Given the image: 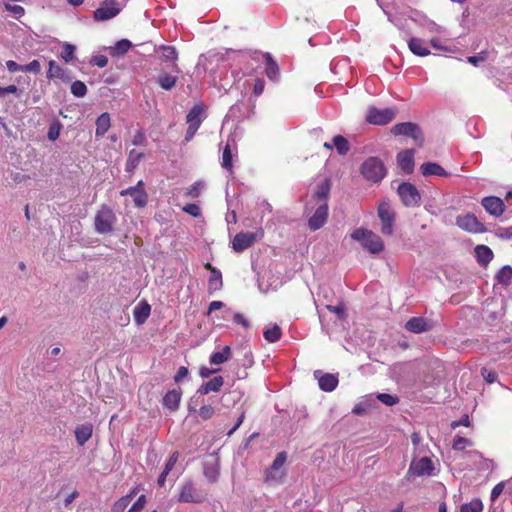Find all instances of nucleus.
Masks as SVG:
<instances>
[{
  "instance_id": "f257e3e1",
  "label": "nucleus",
  "mask_w": 512,
  "mask_h": 512,
  "mask_svg": "<svg viewBox=\"0 0 512 512\" xmlns=\"http://www.w3.org/2000/svg\"><path fill=\"white\" fill-rule=\"evenodd\" d=\"M351 238L360 242L362 247L372 254H378L384 250L382 239L371 230L357 228L351 233Z\"/></svg>"
},
{
  "instance_id": "f03ea898",
  "label": "nucleus",
  "mask_w": 512,
  "mask_h": 512,
  "mask_svg": "<svg viewBox=\"0 0 512 512\" xmlns=\"http://www.w3.org/2000/svg\"><path fill=\"white\" fill-rule=\"evenodd\" d=\"M360 172L366 180L377 183L385 177L386 168L378 157H369L361 165Z\"/></svg>"
},
{
  "instance_id": "7ed1b4c3",
  "label": "nucleus",
  "mask_w": 512,
  "mask_h": 512,
  "mask_svg": "<svg viewBox=\"0 0 512 512\" xmlns=\"http://www.w3.org/2000/svg\"><path fill=\"white\" fill-rule=\"evenodd\" d=\"M264 236L263 229H258L256 232H240L237 233L232 240V248L235 252H243L244 250L253 246V244L261 240Z\"/></svg>"
},
{
  "instance_id": "20e7f679",
  "label": "nucleus",
  "mask_w": 512,
  "mask_h": 512,
  "mask_svg": "<svg viewBox=\"0 0 512 512\" xmlns=\"http://www.w3.org/2000/svg\"><path fill=\"white\" fill-rule=\"evenodd\" d=\"M121 11L122 7L117 0H104L94 11L93 19L97 22L107 21L117 16Z\"/></svg>"
},
{
  "instance_id": "39448f33",
  "label": "nucleus",
  "mask_w": 512,
  "mask_h": 512,
  "mask_svg": "<svg viewBox=\"0 0 512 512\" xmlns=\"http://www.w3.org/2000/svg\"><path fill=\"white\" fill-rule=\"evenodd\" d=\"M378 217L381 221V233L386 236L393 234L395 212L388 202H382L378 206Z\"/></svg>"
},
{
  "instance_id": "423d86ee",
  "label": "nucleus",
  "mask_w": 512,
  "mask_h": 512,
  "mask_svg": "<svg viewBox=\"0 0 512 512\" xmlns=\"http://www.w3.org/2000/svg\"><path fill=\"white\" fill-rule=\"evenodd\" d=\"M396 116L394 109L385 108L378 109L376 107H369L366 114V121L374 125H386L390 123Z\"/></svg>"
},
{
  "instance_id": "0eeeda50",
  "label": "nucleus",
  "mask_w": 512,
  "mask_h": 512,
  "mask_svg": "<svg viewBox=\"0 0 512 512\" xmlns=\"http://www.w3.org/2000/svg\"><path fill=\"white\" fill-rule=\"evenodd\" d=\"M115 222V215L113 211L103 206L95 216V229L101 234H106L112 231Z\"/></svg>"
},
{
  "instance_id": "6e6552de",
  "label": "nucleus",
  "mask_w": 512,
  "mask_h": 512,
  "mask_svg": "<svg viewBox=\"0 0 512 512\" xmlns=\"http://www.w3.org/2000/svg\"><path fill=\"white\" fill-rule=\"evenodd\" d=\"M391 132L396 135H405L412 137L419 146L423 145L424 137L419 126L412 122H403L394 125Z\"/></svg>"
},
{
  "instance_id": "1a4fd4ad",
  "label": "nucleus",
  "mask_w": 512,
  "mask_h": 512,
  "mask_svg": "<svg viewBox=\"0 0 512 512\" xmlns=\"http://www.w3.org/2000/svg\"><path fill=\"white\" fill-rule=\"evenodd\" d=\"M397 192L405 206H417L420 203L421 196L417 188L411 183H401Z\"/></svg>"
},
{
  "instance_id": "9d476101",
  "label": "nucleus",
  "mask_w": 512,
  "mask_h": 512,
  "mask_svg": "<svg viewBox=\"0 0 512 512\" xmlns=\"http://www.w3.org/2000/svg\"><path fill=\"white\" fill-rule=\"evenodd\" d=\"M203 109L200 105H194L190 111L188 112L186 116V120L188 123L186 135H185V141L189 142L193 139L194 135L196 134L197 130L199 129L202 120H201V113Z\"/></svg>"
},
{
  "instance_id": "9b49d317",
  "label": "nucleus",
  "mask_w": 512,
  "mask_h": 512,
  "mask_svg": "<svg viewBox=\"0 0 512 512\" xmlns=\"http://www.w3.org/2000/svg\"><path fill=\"white\" fill-rule=\"evenodd\" d=\"M456 224L463 230L470 233H483L486 231L485 226L477 219L474 214L468 213L458 216Z\"/></svg>"
},
{
  "instance_id": "f8f14e48",
  "label": "nucleus",
  "mask_w": 512,
  "mask_h": 512,
  "mask_svg": "<svg viewBox=\"0 0 512 512\" xmlns=\"http://www.w3.org/2000/svg\"><path fill=\"white\" fill-rule=\"evenodd\" d=\"M328 203H320L313 215L308 219V227L311 231L322 228L328 219Z\"/></svg>"
},
{
  "instance_id": "ddd939ff",
  "label": "nucleus",
  "mask_w": 512,
  "mask_h": 512,
  "mask_svg": "<svg viewBox=\"0 0 512 512\" xmlns=\"http://www.w3.org/2000/svg\"><path fill=\"white\" fill-rule=\"evenodd\" d=\"M434 470V464L429 457H422L410 464L409 471L416 476L431 475Z\"/></svg>"
},
{
  "instance_id": "4468645a",
  "label": "nucleus",
  "mask_w": 512,
  "mask_h": 512,
  "mask_svg": "<svg viewBox=\"0 0 512 512\" xmlns=\"http://www.w3.org/2000/svg\"><path fill=\"white\" fill-rule=\"evenodd\" d=\"M433 328V323L423 317H412L405 323V329L414 334L427 332Z\"/></svg>"
},
{
  "instance_id": "2eb2a0df",
  "label": "nucleus",
  "mask_w": 512,
  "mask_h": 512,
  "mask_svg": "<svg viewBox=\"0 0 512 512\" xmlns=\"http://www.w3.org/2000/svg\"><path fill=\"white\" fill-rule=\"evenodd\" d=\"M481 204L489 214L495 217L501 216L505 210L503 200L496 196L484 197Z\"/></svg>"
},
{
  "instance_id": "dca6fc26",
  "label": "nucleus",
  "mask_w": 512,
  "mask_h": 512,
  "mask_svg": "<svg viewBox=\"0 0 512 512\" xmlns=\"http://www.w3.org/2000/svg\"><path fill=\"white\" fill-rule=\"evenodd\" d=\"M130 198H132L135 207L143 208L146 206L148 195L142 180L138 181L135 187H130Z\"/></svg>"
},
{
  "instance_id": "f3484780",
  "label": "nucleus",
  "mask_w": 512,
  "mask_h": 512,
  "mask_svg": "<svg viewBox=\"0 0 512 512\" xmlns=\"http://www.w3.org/2000/svg\"><path fill=\"white\" fill-rule=\"evenodd\" d=\"M397 164L401 170L407 174H410L414 170V150L407 149L400 151L397 154Z\"/></svg>"
},
{
  "instance_id": "a211bd4d",
  "label": "nucleus",
  "mask_w": 512,
  "mask_h": 512,
  "mask_svg": "<svg viewBox=\"0 0 512 512\" xmlns=\"http://www.w3.org/2000/svg\"><path fill=\"white\" fill-rule=\"evenodd\" d=\"M48 80L60 79L63 82L71 81L66 69L62 68L55 60H50L48 63V71L46 73Z\"/></svg>"
},
{
  "instance_id": "6ab92c4d",
  "label": "nucleus",
  "mask_w": 512,
  "mask_h": 512,
  "mask_svg": "<svg viewBox=\"0 0 512 512\" xmlns=\"http://www.w3.org/2000/svg\"><path fill=\"white\" fill-rule=\"evenodd\" d=\"M178 500L184 503H197L201 501V496L191 482L183 485Z\"/></svg>"
},
{
  "instance_id": "aec40b11",
  "label": "nucleus",
  "mask_w": 512,
  "mask_h": 512,
  "mask_svg": "<svg viewBox=\"0 0 512 512\" xmlns=\"http://www.w3.org/2000/svg\"><path fill=\"white\" fill-rule=\"evenodd\" d=\"M320 373L319 371H316L314 373L315 377L318 378V384L321 390L325 392H332L336 389L339 380L337 375L326 373L321 375L320 377L317 376V374Z\"/></svg>"
},
{
  "instance_id": "412c9836",
  "label": "nucleus",
  "mask_w": 512,
  "mask_h": 512,
  "mask_svg": "<svg viewBox=\"0 0 512 512\" xmlns=\"http://www.w3.org/2000/svg\"><path fill=\"white\" fill-rule=\"evenodd\" d=\"M331 189V182L325 179L322 183L317 185V188L312 196L313 200L317 203H328V198Z\"/></svg>"
},
{
  "instance_id": "4be33fe9",
  "label": "nucleus",
  "mask_w": 512,
  "mask_h": 512,
  "mask_svg": "<svg viewBox=\"0 0 512 512\" xmlns=\"http://www.w3.org/2000/svg\"><path fill=\"white\" fill-rule=\"evenodd\" d=\"M151 313V306L148 304L147 301H141L138 303L134 310H133V316L134 320L138 325H141L146 322L148 317Z\"/></svg>"
},
{
  "instance_id": "5701e85b",
  "label": "nucleus",
  "mask_w": 512,
  "mask_h": 512,
  "mask_svg": "<svg viewBox=\"0 0 512 512\" xmlns=\"http://www.w3.org/2000/svg\"><path fill=\"white\" fill-rule=\"evenodd\" d=\"M235 154L229 143L225 145L222 152L221 167L225 169L229 174H233V157L237 155V147L234 148Z\"/></svg>"
},
{
  "instance_id": "b1692460",
  "label": "nucleus",
  "mask_w": 512,
  "mask_h": 512,
  "mask_svg": "<svg viewBox=\"0 0 512 512\" xmlns=\"http://www.w3.org/2000/svg\"><path fill=\"white\" fill-rule=\"evenodd\" d=\"M425 41L421 38L412 37L408 41L409 50L417 56L424 57L430 54V50L424 45Z\"/></svg>"
},
{
  "instance_id": "393cba45",
  "label": "nucleus",
  "mask_w": 512,
  "mask_h": 512,
  "mask_svg": "<svg viewBox=\"0 0 512 512\" xmlns=\"http://www.w3.org/2000/svg\"><path fill=\"white\" fill-rule=\"evenodd\" d=\"M93 426L90 423L78 425L75 429L76 441L83 446L92 436Z\"/></svg>"
},
{
  "instance_id": "a878e982",
  "label": "nucleus",
  "mask_w": 512,
  "mask_h": 512,
  "mask_svg": "<svg viewBox=\"0 0 512 512\" xmlns=\"http://www.w3.org/2000/svg\"><path fill=\"white\" fill-rule=\"evenodd\" d=\"M161 51H162V60L166 61V62H172L173 63V70L177 73L180 72V69L178 67V65L176 64V61L178 59V53H177V50L174 46H166V45H162L160 46L159 48Z\"/></svg>"
},
{
  "instance_id": "bb28decb",
  "label": "nucleus",
  "mask_w": 512,
  "mask_h": 512,
  "mask_svg": "<svg viewBox=\"0 0 512 512\" xmlns=\"http://www.w3.org/2000/svg\"><path fill=\"white\" fill-rule=\"evenodd\" d=\"M266 61L265 73L271 81H277L280 76V71L277 63L274 61L270 53L264 55Z\"/></svg>"
},
{
  "instance_id": "cd10ccee",
  "label": "nucleus",
  "mask_w": 512,
  "mask_h": 512,
  "mask_svg": "<svg viewBox=\"0 0 512 512\" xmlns=\"http://www.w3.org/2000/svg\"><path fill=\"white\" fill-rule=\"evenodd\" d=\"M181 395L180 390L168 391L163 397V405L171 411L176 410L179 406Z\"/></svg>"
},
{
  "instance_id": "c85d7f7f",
  "label": "nucleus",
  "mask_w": 512,
  "mask_h": 512,
  "mask_svg": "<svg viewBox=\"0 0 512 512\" xmlns=\"http://www.w3.org/2000/svg\"><path fill=\"white\" fill-rule=\"evenodd\" d=\"M420 171L424 176H447L445 169L437 163L427 162L423 163L420 167Z\"/></svg>"
},
{
  "instance_id": "c756f323",
  "label": "nucleus",
  "mask_w": 512,
  "mask_h": 512,
  "mask_svg": "<svg viewBox=\"0 0 512 512\" xmlns=\"http://www.w3.org/2000/svg\"><path fill=\"white\" fill-rule=\"evenodd\" d=\"M475 254L479 264L487 266L493 259L492 250L486 245H478L475 247Z\"/></svg>"
},
{
  "instance_id": "7c9ffc66",
  "label": "nucleus",
  "mask_w": 512,
  "mask_h": 512,
  "mask_svg": "<svg viewBox=\"0 0 512 512\" xmlns=\"http://www.w3.org/2000/svg\"><path fill=\"white\" fill-rule=\"evenodd\" d=\"M223 287L222 273L218 269H213L208 279V292L213 294Z\"/></svg>"
},
{
  "instance_id": "2f4dec72",
  "label": "nucleus",
  "mask_w": 512,
  "mask_h": 512,
  "mask_svg": "<svg viewBox=\"0 0 512 512\" xmlns=\"http://www.w3.org/2000/svg\"><path fill=\"white\" fill-rule=\"evenodd\" d=\"M232 356V350L230 346H224L221 351L214 352L211 354L209 361L212 365H220L228 361Z\"/></svg>"
},
{
  "instance_id": "473e14b6",
  "label": "nucleus",
  "mask_w": 512,
  "mask_h": 512,
  "mask_svg": "<svg viewBox=\"0 0 512 512\" xmlns=\"http://www.w3.org/2000/svg\"><path fill=\"white\" fill-rule=\"evenodd\" d=\"M224 379L222 376H216L201 386L199 392L208 394L210 392H218L223 386Z\"/></svg>"
},
{
  "instance_id": "72a5a7b5",
  "label": "nucleus",
  "mask_w": 512,
  "mask_h": 512,
  "mask_svg": "<svg viewBox=\"0 0 512 512\" xmlns=\"http://www.w3.org/2000/svg\"><path fill=\"white\" fill-rule=\"evenodd\" d=\"M177 80V76H173L167 72H161L157 77V83L159 84V86L167 91L175 87Z\"/></svg>"
},
{
  "instance_id": "f704fd0d",
  "label": "nucleus",
  "mask_w": 512,
  "mask_h": 512,
  "mask_svg": "<svg viewBox=\"0 0 512 512\" xmlns=\"http://www.w3.org/2000/svg\"><path fill=\"white\" fill-rule=\"evenodd\" d=\"M263 336L269 343L277 342L282 336L281 328L277 324H274L263 331Z\"/></svg>"
},
{
  "instance_id": "c9c22d12",
  "label": "nucleus",
  "mask_w": 512,
  "mask_h": 512,
  "mask_svg": "<svg viewBox=\"0 0 512 512\" xmlns=\"http://www.w3.org/2000/svg\"><path fill=\"white\" fill-rule=\"evenodd\" d=\"M110 127V116L108 113H102L96 120V135H104Z\"/></svg>"
},
{
  "instance_id": "e433bc0d",
  "label": "nucleus",
  "mask_w": 512,
  "mask_h": 512,
  "mask_svg": "<svg viewBox=\"0 0 512 512\" xmlns=\"http://www.w3.org/2000/svg\"><path fill=\"white\" fill-rule=\"evenodd\" d=\"M204 475L210 482H215L219 476L218 462L206 463L204 466Z\"/></svg>"
},
{
  "instance_id": "4c0bfd02",
  "label": "nucleus",
  "mask_w": 512,
  "mask_h": 512,
  "mask_svg": "<svg viewBox=\"0 0 512 512\" xmlns=\"http://www.w3.org/2000/svg\"><path fill=\"white\" fill-rule=\"evenodd\" d=\"M128 52V39L118 41L114 46L109 48V54L112 57H118Z\"/></svg>"
},
{
  "instance_id": "58836bf2",
  "label": "nucleus",
  "mask_w": 512,
  "mask_h": 512,
  "mask_svg": "<svg viewBox=\"0 0 512 512\" xmlns=\"http://www.w3.org/2000/svg\"><path fill=\"white\" fill-rule=\"evenodd\" d=\"M204 186L205 184L202 180L194 182L190 187L186 189L185 196L191 199L198 198L201 195Z\"/></svg>"
},
{
  "instance_id": "ea45409f",
  "label": "nucleus",
  "mask_w": 512,
  "mask_h": 512,
  "mask_svg": "<svg viewBox=\"0 0 512 512\" xmlns=\"http://www.w3.org/2000/svg\"><path fill=\"white\" fill-rule=\"evenodd\" d=\"M496 279L501 284L509 285L512 280V267L509 265L502 267L496 274Z\"/></svg>"
},
{
  "instance_id": "a19ab883",
  "label": "nucleus",
  "mask_w": 512,
  "mask_h": 512,
  "mask_svg": "<svg viewBox=\"0 0 512 512\" xmlns=\"http://www.w3.org/2000/svg\"><path fill=\"white\" fill-rule=\"evenodd\" d=\"M484 505L479 498L471 500L461 506L460 512H483Z\"/></svg>"
},
{
  "instance_id": "79ce46f5",
  "label": "nucleus",
  "mask_w": 512,
  "mask_h": 512,
  "mask_svg": "<svg viewBox=\"0 0 512 512\" xmlns=\"http://www.w3.org/2000/svg\"><path fill=\"white\" fill-rule=\"evenodd\" d=\"M333 146H335L338 153L341 155H345L349 151V143L347 139L341 135L333 137Z\"/></svg>"
},
{
  "instance_id": "37998d69",
  "label": "nucleus",
  "mask_w": 512,
  "mask_h": 512,
  "mask_svg": "<svg viewBox=\"0 0 512 512\" xmlns=\"http://www.w3.org/2000/svg\"><path fill=\"white\" fill-rule=\"evenodd\" d=\"M285 472H276L272 467L266 470L265 482L268 484H275L282 482Z\"/></svg>"
},
{
  "instance_id": "c03bdc74",
  "label": "nucleus",
  "mask_w": 512,
  "mask_h": 512,
  "mask_svg": "<svg viewBox=\"0 0 512 512\" xmlns=\"http://www.w3.org/2000/svg\"><path fill=\"white\" fill-rule=\"evenodd\" d=\"M75 46L69 43H65L63 45V49L60 53V57L66 62L69 63L75 58Z\"/></svg>"
},
{
  "instance_id": "a18cd8bd",
  "label": "nucleus",
  "mask_w": 512,
  "mask_h": 512,
  "mask_svg": "<svg viewBox=\"0 0 512 512\" xmlns=\"http://www.w3.org/2000/svg\"><path fill=\"white\" fill-rule=\"evenodd\" d=\"M71 93L75 96V97H84L87 93V87L85 85L84 82L82 81H74L72 84H71Z\"/></svg>"
},
{
  "instance_id": "49530a36",
  "label": "nucleus",
  "mask_w": 512,
  "mask_h": 512,
  "mask_svg": "<svg viewBox=\"0 0 512 512\" xmlns=\"http://www.w3.org/2000/svg\"><path fill=\"white\" fill-rule=\"evenodd\" d=\"M286 453L285 452H280L277 454V456L275 457V459L273 460V463L271 465V467L273 468V470H275L277 473L278 472H284L282 470V467L286 461Z\"/></svg>"
},
{
  "instance_id": "de8ad7c7",
  "label": "nucleus",
  "mask_w": 512,
  "mask_h": 512,
  "mask_svg": "<svg viewBox=\"0 0 512 512\" xmlns=\"http://www.w3.org/2000/svg\"><path fill=\"white\" fill-rule=\"evenodd\" d=\"M471 445V441L462 436H456L453 440V449L456 451H462L466 446Z\"/></svg>"
},
{
  "instance_id": "09e8293b",
  "label": "nucleus",
  "mask_w": 512,
  "mask_h": 512,
  "mask_svg": "<svg viewBox=\"0 0 512 512\" xmlns=\"http://www.w3.org/2000/svg\"><path fill=\"white\" fill-rule=\"evenodd\" d=\"M377 399L387 406H393L398 403L399 399L397 396H393L388 393H380L377 395Z\"/></svg>"
},
{
  "instance_id": "8fccbe9b",
  "label": "nucleus",
  "mask_w": 512,
  "mask_h": 512,
  "mask_svg": "<svg viewBox=\"0 0 512 512\" xmlns=\"http://www.w3.org/2000/svg\"><path fill=\"white\" fill-rule=\"evenodd\" d=\"M488 55H489L488 51L483 50V51L479 52L477 55L469 56L467 58V61L474 66H478L479 63L487 60Z\"/></svg>"
},
{
  "instance_id": "3c124183",
  "label": "nucleus",
  "mask_w": 512,
  "mask_h": 512,
  "mask_svg": "<svg viewBox=\"0 0 512 512\" xmlns=\"http://www.w3.org/2000/svg\"><path fill=\"white\" fill-rule=\"evenodd\" d=\"M326 308L336 314L339 319H345L346 313H345V305L343 303H339L338 305H327Z\"/></svg>"
},
{
  "instance_id": "603ef678",
  "label": "nucleus",
  "mask_w": 512,
  "mask_h": 512,
  "mask_svg": "<svg viewBox=\"0 0 512 512\" xmlns=\"http://www.w3.org/2000/svg\"><path fill=\"white\" fill-rule=\"evenodd\" d=\"M7 11L11 12L16 18H21L25 14V9L20 5L4 4Z\"/></svg>"
},
{
  "instance_id": "864d4df0",
  "label": "nucleus",
  "mask_w": 512,
  "mask_h": 512,
  "mask_svg": "<svg viewBox=\"0 0 512 512\" xmlns=\"http://www.w3.org/2000/svg\"><path fill=\"white\" fill-rule=\"evenodd\" d=\"M128 507V495L121 497L112 507V512H124Z\"/></svg>"
},
{
  "instance_id": "5fc2aeb1",
  "label": "nucleus",
  "mask_w": 512,
  "mask_h": 512,
  "mask_svg": "<svg viewBox=\"0 0 512 512\" xmlns=\"http://www.w3.org/2000/svg\"><path fill=\"white\" fill-rule=\"evenodd\" d=\"M199 416L203 420H208L214 415V408L211 405H203L200 407Z\"/></svg>"
},
{
  "instance_id": "6e6d98bb",
  "label": "nucleus",
  "mask_w": 512,
  "mask_h": 512,
  "mask_svg": "<svg viewBox=\"0 0 512 512\" xmlns=\"http://www.w3.org/2000/svg\"><path fill=\"white\" fill-rule=\"evenodd\" d=\"M481 375L483 376V378L486 380L487 383H494L497 379V373L493 370H490L486 367H483L481 369Z\"/></svg>"
},
{
  "instance_id": "4d7b16f0",
  "label": "nucleus",
  "mask_w": 512,
  "mask_h": 512,
  "mask_svg": "<svg viewBox=\"0 0 512 512\" xmlns=\"http://www.w3.org/2000/svg\"><path fill=\"white\" fill-rule=\"evenodd\" d=\"M183 211L193 217L201 216L200 207L197 204L190 203L183 207Z\"/></svg>"
},
{
  "instance_id": "13d9d810",
  "label": "nucleus",
  "mask_w": 512,
  "mask_h": 512,
  "mask_svg": "<svg viewBox=\"0 0 512 512\" xmlns=\"http://www.w3.org/2000/svg\"><path fill=\"white\" fill-rule=\"evenodd\" d=\"M178 459H179V452L178 451L173 452L170 455V457L168 458L163 471H167V473L169 474V472L173 469V467L177 463Z\"/></svg>"
},
{
  "instance_id": "bf43d9fd",
  "label": "nucleus",
  "mask_w": 512,
  "mask_h": 512,
  "mask_svg": "<svg viewBox=\"0 0 512 512\" xmlns=\"http://www.w3.org/2000/svg\"><path fill=\"white\" fill-rule=\"evenodd\" d=\"M41 70V65L38 60H33L27 65H23V72H33V73H39Z\"/></svg>"
},
{
  "instance_id": "052dcab7",
  "label": "nucleus",
  "mask_w": 512,
  "mask_h": 512,
  "mask_svg": "<svg viewBox=\"0 0 512 512\" xmlns=\"http://www.w3.org/2000/svg\"><path fill=\"white\" fill-rule=\"evenodd\" d=\"M146 504V496L140 495L137 501L130 507V512H141Z\"/></svg>"
},
{
  "instance_id": "680f3d73",
  "label": "nucleus",
  "mask_w": 512,
  "mask_h": 512,
  "mask_svg": "<svg viewBox=\"0 0 512 512\" xmlns=\"http://www.w3.org/2000/svg\"><path fill=\"white\" fill-rule=\"evenodd\" d=\"M265 87V82L262 78H256L253 84V94L255 96H260Z\"/></svg>"
},
{
  "instance_id": "e2e57ef3",
  "label": "nucleus",
  "mask_w": 512,
  "mask_h": 512,
  "mask_svg": "<svg viewBox=\"0 0 512 512\" xmlns=\"http://www.w3.org/2000/svg\"><path fill=\"white\" fill-rule=\"evenodd\" d=\"M505 488V482H499L496 484L491 491V500L494 502L503 493Z\"/></svg>"
},
{
  "instance_id": "0e129e2a",
  "label": "nucleus",
  "mask_w": 512,
  "mask_h": 512,
  "mask_svg": "<svg viewBox=\"0 0 512 512\" xmlns=\"http://www.w3.org/2000/svg\"><path fill=\"white\" fill-rule=\"evenodd\" d=\"M6 67L11 73L23 72V65H19L13 60H8L6 62Z\"/></svg>"
},
{
  "instance_id": "69168bd1",
  "label": "nucleus",
  "mask_w": 512,
  "mask_h": 512,
  "mask_svg": "<svg viewBox=\"0 0 512 512\" xmlns=\"http://www.w3.org/2000/svg\"><path fill=\"white\" fill-rule=\"evenodd\" d=\"M233 321L234 323L238 324V325H241L243 326L244 328H248L249 327V322L248 320L244 317L243 314L241 313H235L233 315Z\"/></svg>"
},
{
  "instance_id": "338daca9",
  "label": "nucleus",
  "mask_w": 512,
  "mask_h": 512,
  "mask_svg": "<svg viewBox=\"0 0 512 512\" xmlns=\"http://www.w3.org/2000/svg\"><path fill=\"white\" fill-rule=\"evenodd\" d=\"M92 63L99 68H103L108 64V59L106 56L99 55L93 58Z\"/></svg>"
},
{
  "instance_id": "774afa93",
  "label": "nucleus",
  "mask_w": 512,
  "mask_h": 512,
  "mask_svg": "<svg viewBox=\"0 0 512 512\" xmlns=\"http://www.w3.org/2000/svg\"><path fill=\"white\" fill-rule=\"evenodd\" d=\"M352 413L355 415H364L367 413V405L364 403H358L352 409Z\"/></svg>"
}]
</instances>
